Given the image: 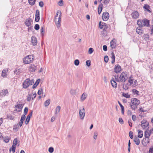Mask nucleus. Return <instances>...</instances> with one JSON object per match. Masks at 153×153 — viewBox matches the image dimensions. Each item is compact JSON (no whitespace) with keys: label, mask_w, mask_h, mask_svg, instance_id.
Wrapping results in <instances>:
<instances>
[{"label":"nucleus","mask_w":153,"mask_h":153,"mask_svg":"<svg viewBox=\"0 0 153 153\" xmlns=\"http://www.w3.org/2000/svg\"><path fill=\"white\" fill-rule=\"evenodd\" d=\"M31 42L33 45H35L37 44V41L36 37L33 36L31 37Z\"/></svg>","instance_id":"a211bd4d"},{"label":"nucleus","mask_w":153,"mask_h":153,"mask_svg":"<svg viewBox=\"0 0 153 153\" xmlns=\"http://www.w3.org/2000/svg\"><path fill=\"white\" fill-rule=\"evenodd\" d=\"M131 16L133 18L136 19L138 18L139 14L137 11H134L131 14Z\"/></svg>","instance_id":"2eb2a0df"},{"label":"nucleus","mask_w":153,"mask_h":153,"mask_svg":"<svg viewBox=\"0 0 153 153\" xmlns=\"http://www.w3.org/2000/svg\"><path fill=\"white\" fill-rule=\"evenodd\" d=\"M35 16V21L36 22H38L39 21L40 19L39 11L38 10H36Z\"/></svg>","instance_id":"ddd939ff"},{"label":"nucleus","mask_w":153,"mask_h":153,"mask_svg":"<svg viewBox=\"0 0 153 153\" xmlns=\"http://www.w3.org/2000/svg\"><path fill=\"white\" fill-rule=\"evenodd\" d=\"M40 27L39 25L36 24L35 25L34 27V29L36 30H38L39 29Z\"/></svg>","instance_id":"603ef678"},{"label":"nucleus","mask_w":153,"mask_h":153,"mask_svg":"<svg viewBox=\"0 0 153 153\" xmlns=\"http://www.w3.org/2000/svg\"><path fill=\"white\" fill-rule=\"evenodd\" d=\"M37 69V67L34 65H31L30 67L29 71L31 72H34Z\"/></svg>","instance_id":"412c9836"},{"label":"nucleus","mask_w":153,"mask_h":153,"mask_svg":"<svg viewBox=\"0 0 153 153\" xmlns=\"http://www.w3.org/2000/svg\"><path fill=\"white\" fill-rule=\"evenodd\" d=\"M34 82V80L32 79L30 80L28 78L25 79L23 83L22 86L23 88L26 89L30 85H32Z\"/></svg>","instance_id":"7ed1b4c3"},{"label":"nucleus","mask_w":153,"mask_h":153,"mask_svg":"<svg viewBox=\"0 0 153 153\" xmlns=\"http://www.w3.org/2000/svg\"><path fill=\"white\" fill-rule=\"evenodd\" d=\"M103 49L105 51H106L107 50V47L106 45H104L103 46Z\"/></svg>","instance_id":"0e129e2a"},{"label":"nucleus","mask_w":153,"mask_h":153,"mask_svg":"<svg viewBox=\"0 0 153 153\" xmlns=\"http://www.w3.org/2000/svg\"><path fill=\"white\" fill-rule=\"evenodd\" d=\"M109 17V14L107 12H105L103 13L102 18L103 21H105L108 20Z\"/></svg>","instance_id":"1a4fd4ad"},{"label":"nucleus","mask_w":153,"mask_h":153,"mask_svg":"<svg viewBox=\"0 0 153 153\" xmlns=\"http://www.w3.org/2000/svg\"><path fill=\"white\" fill-rule=\"evenodd\" d=\"M2 140H3L5 143H7L9 142L10 140V138L8 136H6L5 137H3Z\"/></svg>","instance_id":"5701e85b"},{"label":"nucleus","mask_w":153,"mask_h":153,"mask_svg":"<svg viewBox=\"0 0 153 153\" xmlns=\"http://www.w3.org/2000/svg\"><path fill=\"white\" fill-rule=\"evenodd\" d=\"M85 111L83 106L80 107L79 109V116L81 120H83L85 114Z\"/></svg>","instance_id":"423d86ee"},{"label":"nucleus","mask_w":153,"mask_h":153,"mask_svg":"<svg viewBox=\"0 0 153 153\" xmlns=\"http://www.w3.org/2000/svg\"><path fill=\"white\" fill-rule=\"evenodd\" d=\"M103 5L101 3L99 4L98 10V14H100L102 9Z\"/></svg>","instance_id":"b1692460"},{"label":"nucleus","mask_w":153,"mask_h":153,"mask_svg":"<svg viewBox=\"0 0 153 153\" xmlns=\"http://www.w3.org/2000/svg\"><path fill=\"white\" fill-rule=\"evenodd\" d=\"M151 133L149 131H148L147 130H146L145 132L144 136L146 138L149 137V136L151 135Z\"/></svg>","instance_id":"bb28decb"},{"label":"nucleus","mask_w":153,"mask_h":153,"mask_svg":"<svg viewBox=\"0 0 153 153\" xmlns=\"http://www.w3.org/2000/svg\"><path fill=\"white\" fill-rule=\"evenodd\" d=\"M8 94V92L7 89H3L0 92V96L1 97H2Z\"/></svg>","instance_id":"4468645a"},{"label":"nucleus","mask_w":153,"mask_h":153,"mask_svg":"<svg viewBox=\"0 0 153 153\" xmlns=\"http://www.w3.org/2000/svg\"><path fill=\"white\" fill-rule=\"evenodd\" d=\"M30 115H27V117L26 119L25 122V124L26 125H27L28 123L30 121Z\"/></svg>","instance_id":"c9c22d12"},{"label":"nucleus","mask_w":153,"mask_h":153,"mask_svg":"<svg viewBox=\"0 0 153 153\" xmlns=\"http://www.w3.org/2000/svg\"><path fill=\"white\" fill-rule=\"evenodd\" d=\"M128 82L130 85H132L133 83V79H131L130 77H129L128 79Z\"/></svg>","instance_id":"bf43d9fd"},{"label":"nucleus","mask_w":153,"mask_h":153,"mask_svg":"<svg viewBox=\"0 0 153 153\" xmlns=\"http://www.w3.org/2000/svg\"><path fill=\"white\" fill-rule=\"evenodd\" d=\"M123 96L126 97V98H129L130 97V95H128V94L123 93L122 94Z\"/></svg>","instance_id":"58836bf2"},{"label":"nucleus","mask_w":153,"mask_h":153,"mask_svg":"<svg viewBox=\"0 0 153 153\" xmlns=\"http://www.w3.org/2000/svg\"><path fill=\"white\" fill-rule=\"evenodd\" d=\"M32 20L30 18L27 19L25 22V25L27 27H29L31 25V22H32Z\"/></svg>","instance_id":"aec40b11"},{"label":"nucleus","mask_w":153,"mask_h":153,"mask_svg":"<svg viewBox=\"0 0 153 153\" xmlns=\"http://www.w3.org/2000/svg\"><path fill=\"white\" fill-rule=\"evenodd\" d=\"M59 5L60 6H62L63 5V0H60L58 3Z\"/></svg>","instance_id":"052dcab7"},{"label":"nucleus","mask_w":153,"mask_h":153,"mask_svg":"<svg viewBox=\"0 0 153 153\" xmlns=\"http://www.w3.org/2000/svg\"><path fill=\"white\" fill-rule=\"evenodd\" d=\"M42 89H41L40 90H38V94L39 95H40L42 93Z\"/></svg>","instance_id":"338daca9"},{"label":"nucleus","mask_w":153,"mask_h":153,"mask_svg":"<svg viewBox=\"0 0 153 153\" xmlns=\"http://www.w3.org/2000/svg\"><path fill=\"white\" fill-rule=\"evenodd\" d=\"M94 51V49L92 48H90L89 49L88 53L89 54H91Z\"/></svg>","instance_id":"3c124183"},{"label":"nucleus","mask_w":153,"mask_h":153,"mask_svg":"<svg viewBox=\"0 0 153 153\" xmlns=\"http://www.w3.org/2000/svg\"><path fill=\"white\" fill-rule=\"evenodd\" d=\"M40 32L42 34V35L43 36L44 35L45 32L43 28L42 27H41Z\"/></svg>","instance_id":"5fc2aeb1"},{"label":"nucleus","mask_w":153,"mask_h":153,"mask_svg":"<svg viewBox=\"0 0 153 153\" xmlns=\"http://www.w3.org/2000/svg\"><path fill=\"white\" fill-rule=\"evenodd\" d=\"M132 93L134 94H138L139 92L136 89H133L132 90Z\"/></svg>","instance_id":"37998d69"},{"label":"nucleus","mask_w":153,"mask_h":153,"mask_svg":"<svg viewBox=\"0 0 153 153\" xmlns=\"http://www.w3.org/2000/svg\"><path fill=\"white\" fill-rule=\"evenodd\" d=\"M119 121L120 123L121 124H123L124 123L123 120L122 118H119Z\"/></svg>","instance_id":"774afa93"},{"label":"nucleus","mask_w":153,"mask_h":153,"mask_svg":"<svg viewBox=\"0 0 153 153\" xmlns=\"http://www.w3.org/2000/svg\"><path fill=\"white\" fill-rule=\"evenodd\" d=\"M26 118L25 115L23 114L22 115L20 121L23 122L25 120Z\"/></svg>","instance_id":"e433bc0d"},{"label":"nucleus","mask_w":153,"mask_h":153,"mask_svg":"<svg viewBox=\"0 0 153 153\" xmlns=\"http://www.w3.org/2000/svg\"><path fill=\"white\" fill-rule=\"evenodd\" d=\"M99 27L101 29L103 30V33L105 32L108 29V26L105 23L101 22L100 21L99 23Z\"/></svg>","instance_id":"0eeeda50"},{"label":"nucleus","mask_w":153,"mask_h":153,"mask_svg":"<svg viewBox=\"0 0 153 153\" xmlns=\"http://www.w3.org/2000/svg\"><path fill=\"white\" fill-rule=\"evenodd\" d=\"M39 5L40 7H43L44 5V3L43 2V1H40L39 3Z\"/></svg>","instance_id":"69168bd1"},{"label":"nucleus","mask_w":153,"mask_h":153,"mask_svg":"<svg viewBox=\"0 0 153 153\" xmlns=\"http://www.w3.org/2000/svg\"><path fill=\"white\" fill-rule=\"evenodd\" d=\"M36 0H28V2L31 6L33 5L35 3Z\"/></svg>","instance_id":"72a5a7b5"},{"label":"nucleus","mask_w":153,"mask_h":153,"mask_svg":"<svg viewBox=\"0 0 153 153\" xmlns=\"http://www.w3.org/2000/svg\"><path fill=\"white\" fill-rule=\"evenodd\" d=\"M118 103L121 108L122 114H124V108L119 101H118Z\"/></svg>","instance_id":"7c9ffc66"},{"label":"nucleus","mask_w":153,"mask_h":153,"mask_svg":"<svg viewBox=\"0 0 153 153\" xmlns=\"http://www.w3.org/2000/svg\"><path fill=\"white\" fill-rule=\"evenodd\" d=\"M141 27L140 26H139L136 29L137 33L139 35L142 34L143 33V30L141 29Z\"/></svg>","instance_id":"f3484780"},{"label":"nucleus","mask_w":153,"mask_h":153,"mask_svg":"<svg viewBox=\"0 0 153 153\" xmlns=\"http://www.w3.org/2000/svg\"><path fill=\"white\" fill-rule=\"evenodd\" d=\"M149 126V122L146 120H143L141 122V126L143 129H145L146 127H147Z\"/></svg>","instance_id":"9d476101"},{"label":"nucleus","mask_w":153,"mask_h":153,"mask_svg":"<svg viewBox=\"0 0 153 153\" xmlns=\"http://www.w3.org/2000/svg\"><path fill=\"white\" fill-rule=\"evenodd\" d=\"M6 71V70H4L2 71L1 74L2 76H5Z\"/></svg>","instance_id":"6e6d98bb"},{"label":"nucleus","mask_w":153,"mask_h":153,"mask_svg":"<svg viewBox=\"0 0 153 153\" xmlns=\"http://www.w3.org/2000/svg\"><path fill=\"white\" fill-rule=\"evenodd\" d=\"M108 58L107 56H105L104 58V61L105 62L107 63L108 62Z\"/></svg>","instance_id":"09e8293b"},{"label":"nucleus","mask_w":153,"mask_h":153,"mask_svg":"<svg viewBox=\"0 0 153 153\" xmlns=\"http://www.w3.org/2000/svg\"><path fill=\"white\" fill-rule=\"evenodd\" d=\"M33 59V56L31 55H28L24 59L23 62L25 64H28L31 63Z\"/></svg>","instance_id":"39448f33"},{"label":"nucleus","mask_w":153,"mask_h":153,"mask_svg":"<svg viewBox=\"0 0 153 153\" xmlns=\"http://www.w3.org/2000/svg\"><path fill=\"white\" fill-rule=\"evenodd\" d=\"M111 58L112 59L111 63L112 64H113L115 60V57L114 55V54L113 52L112 51L111 53Z\"/></svg>","instance_id":"cd10ccee"},{"label":"nucleus","mask_w":153,"mask_h":153,"mask_svg":"<svg viewBox=\"0 0 153 153\" xmlns=\"http://www.w3.org/2000/svg\"><path fill=\"white\" fill-rule=\"evenodd\" d=\"M28 108L27 107H25V108L24 110V115H25H25L27 114V112H28Z\"/></svg>","instance_id":"79ce46f5"},{"label":"nucleus","mask_w":153,"mask_h":153,"mask_svg":"<svg viewBox=\"0 0 153 153\" xmlns=\"http://www.w3.org/2000/svg\"><path fill=\"white\" fill-rule=\"evenodd\" d=\"M149 21L146 19H143L138 20L137 22V24L139 26L141 27L146 26L149 27L150 26Z\"/></svg>","instance_id":"f257e3e1"},{"label":"nucleus","mask_w":153,"mask_h":153,"mask_svg":"<svg viewBox=\"0 0 153 153\" xmlns=\"http://www.w3.org/2000/svg\"><path fill=\"white\" fill-rule=\"evenodd\" d=\"M85 96H86L85 95V94H84V93H83V94H82V96L81 97V100H82L83 101L86 98V97H85Z\"/></svg>","instance_id":"8fccbe9b"},{"label":"nucleus","mask_w":153,"mask_h":153,"mask_svg":"<svg viewBox=\"0 0 153 153\" xmlns=\"http://www.w3.org/2000/svg\"><path fill=\"white\" fill-rule=\"evenodd\" d=\"M16 148V146L15 145H12L11 148L9 149V151L11 152L12 150L13 152L14 153L15 151Z\"/></svg>","instance_id":"473e14b6"},{"label":"nucleus","mask_w":153,"mask_h":153,"mask_svg":"<svg viewBox=\"0 0 153 153\" xmlns=\"http://www.w3.org/2000/svg\"><path fill=\"white\" fill-rule=\"evenodd\" d=\"M98 133L97 132H95L94 133V139H96L97 138Z\"/></svg>","instance_id":"680f3d73"},{"label":"nucleus","mask_w":153,"mask_h":153,"mask_svg":"<svg viewBox=\"0 0 153 153\" xmlns=\"http://www.w3.org/2000/svg\"><path fill=\"white\" fill-rule=\"evenodd\" d=\"M7 117L8 118L11 120H13L14 118V117L13 116L7 114Z\"/></svg>","instance_id":"a19ab883"},{"label":"nucleus","mask_w":153,"mask_h":153,"mask_svg":"<svg viewBox=\"0 0 153 153\" xmlns=\"http://www.w3.org/2000/svg\"><path fill=\"white\" fill-rule=\"evenodd\" d=\"M149 137L144 138L142 140L143 145L144 146H146L149 143Z\"/></svg>","instance_id":"f8f14e48"},{"label":"nucleus","mask_w":153,"mask_h":153,"mask_svg":"<svg viewBox=\"0 0 153 153\" xmlns=\"http://www.w3.org/2000/svg\"><path fill=\"white\" fill-rule=\"evenodd\" d=\"M70 93L72 95H74L76 94V92L75 90L72 89L71 90Z\"/></svg>","instance_id":"4d7b16f0"},{"label":"nucleus","mask_w":153,"mask_h":153,"mask_svg":"<svg viewBox=\"0 0 153 153\" xmlns=\"http://www.w3.org/2000/svg\"><path fill=\"white\" fill-rule=\"evenodd\" d=\"M143 8L148 12L149 13L151 12V11L149 10V9H150V7L148 4H145L143 7Z\"/></svg>","instance_id":"c756f323"},{"label":"nucleus","mask_w":153,"mask_h":153,"mask_svg":"<svg viewBox=\"0 0 153 153\" xmlns=\"http://www.w3.org/2000/svg\"><path fill=\"white\" fill-rule=\"evenodd\" d=\"M149 153H153V146L149 148Z\"/></svg>","instance_id":"e2e57ef3"},{"label":"nucleus","mask_w":153,"mask_h":153,"mask_svg":"<svg viewBox=\"0 0 153 153\" xmlns=\"http://www.w3.org/2000/svg\"><path fill=\"white\" fill-rule=\"evenodd\" d=\"M134 141L137 145H138L140 143V140L137 137H134Z\"/></svg>","instance_id":"a878e982"},{"label":"nucleus","mask_w":153,"mask_h":153,"mask_svg":"<svg viewBox=\"0 0 153 153\" xmlns=\"http://www.w3.org/2000/svg\"><path fill=\"white\" fill-rule=\"evenodd\" d=\"M138 131V137L140 138H141L143 137V131L140 130H137Z\"/></svg>","instance_id":"393cba45"},{"label":"nucleus","mask_w":153,"mask_h":153,"mask_svg":"<svg viewBox=\"0 0 153 153\" xmlns=\"http://www.w3.org/2000/svg\"><path fill=\"white\" fill-rule=\"evenodd\" d=\"M114 72L118 73L120 72L121 70V68L120 66L119 65H116L114 68Z\"/></svg>","instance_id":"dca6fc26"},{"label":"nucleus","mask_w":153,"mask_h":153,"mask_svg":"<svg viewBox=\"0 0 153 153\" xmlns=\"http://www.w3.org/2000/svg\"><path fill=\"white\" fill-rule=\"evenodd\" d=\"M111 83L112 86L115 88L117 87V84L114 78H112L111 80Z\"/></svg>","instance_id":"6ab92c4d"},{"label":"nucleus","mask_w":153,"mask_h":153,"mask_svg":"<svg viewBox=\"0 0 153 153\" xmlns=\"http://www.w3.org/2000/svg\"><path fill=\"white\" fill-rule=\"evenodd\" d=\"M61 13H60V15L58 18H55V22L56 25V27L58 28H59L60 26V23L61 21Z\"/></svg>","instance_id":"6e6552de"},{"label":"nucleus","mask_w":153,"mask_h":153,"mask_svg":"<svg viewBox=\"0 0 153 153\" xmlns=\"http://www.w3.org/2000/svg\"><path fill=\"white\" fill-rule=\"evenodd\" d=\"M54 151V149L53 147H50L48 149V151L50 153H52Z\"/></svg>","instance_id":"de8ad7c7"},{"label":"nucleus","mask_w":153,"mask_h":153,"mask_svg":"<svg viewBox=\"0 0 153 153\" xmlns=\"http://www.w3.org/2000/svg\"><path fill=\"white\" fill-rule=\"evenodd\" d=\"M23 104H18L17 105H16L15 106V108H17L19 109V110H17V109H16L15 110V111H16L17 112H19L22 111L23 106Z\"/></svg>","instance_id":"9b49d317"},{"label":"nucleus","mask_w":153,"mask_h":153,"mask_svg":"<svg viewBox=\"0 0 153 153\" xmlns=\"http://www.w3.org/2000/svg\"><path fill=\"white\" fill-rule=\"evenodd\" d=\"M129 136L130 138H131V139H132L133 138V133L131 131H129Z\"/></svg>","instance_id":"c03bdc74"},{"label":"nucleus","mask_w":153,"mask_h":153,"mask_svg":"<svg viewBox=\"0 0 153 153\" xmlns=\"http://www.w3.org/2000/svg\"><path fill=\"white\" fill-rule=\"evenodd\" d=\"M110 46L111 48V49H113L114 48H115L116 45V43L113 40H112L110 42Z\"/></svg>","instance_id":"4be33fe9"},{"label":"nucleus","mask_w":153,"mask_h":153,"mask_svg":"<svg viewBox=\"0 0 153 153\" xmlns=\"http://www.w3.org/2000/svg\"><path fill=\"white\" fill-rule=\"evenodd\" d=\"M91 62L90 60H88L86 61V65L88 67H89L91 65Z\"/></svg>","instance_id":"864d4df0"},{"label":"nucleus","mask_w":153,"mask_h":153,"mask_svg":"<svg viewBox=\"0 0 153 153\" xmlns=\"http://www.w3.org/2000/svg\"><path fill=\"white\" fill-rule=\"evenodd\" d=\"M61 109V107L60 106H58L56 108L55 114H56L58 113L59 112Z\"/></svg>","instance_id":"f704fd0d"},{"label":"nucleus","mask_w":153,"mask_h":153,"mask_svg":"<svg viewBox=\"0 0 153 153\" xmlns=\"http://www.w3.org/2000/svg\"><path fill=\"white\" fill-rule=\"evenodd\" d=\"M40 81V79H38L36 80L35 84L33 86V88L34 89L36 87V86L39 84Z\"/></svg>","instance_id":"c85d7f7f"},{"label":"nucleus","mask_w":153,"mask_h":153,"mask_svg":"<svg viewBox=\"0 0 153 153\" xmlns=\"http://www.w3.org/2000/svg\"><path fill=\"white\" fill-rule=\"evenodd\" d=\"M131 107L132 109L135 110L137 106L140 104V100L137 98H132L131 99Z\"/></svg>","instance_id":"f03ea898"},{"label":"nucleus","mask_w":153,"mask_h":153,"mask_svg":"<svg viewBox=\"0 0 153 153\" xmlns=\"http://www.w3.org/2000/svg\"><path fill=\"white\" fill-rule=\"evenodd\" d=\"M79 63V61L78 59H76L74 61V65L76 66H78Z\"/></svg>","instance_id":"ea45409f"},{"label":"nucleus","mask_w":153,"mask_h":153,"mask_svg":"<svg viewBox=\"0 0 153 153\" xmlns=\"http://www.w3.org/2000/svg\"><path fill=\"white\" fill-rule=\"evenodd\" d=\"M32 96V95L31 94L28 95L27 98V100L28 101H30Z\"/></svg>","instance_id":"a18cd8bd"},{"label":"nucleus","mask_w":153,"mask_h":153,"mask_svg":"<svg viewBox=\"0 0 153 153\" xmlns=\"http://www.w3.org/2000/svg\"><path fill=\"white\" fill-rule=\"evenodd\" d=\"M114 78H115V81H116L117 82H120V79H119V76L118 75H115L114 76Z\"/></svg>","instance_id":"4c0bfd02"},{"label":"nucleus","mask_w":153,"mask_h":153,"mask_svg":"<svg viewBox=\"0 0 153 153\" xmlns=\"http://www.w3.org/2000/svg\"><path fill=\"white\" fill-rule=\"evenodd\" d=\"M137 117L135 115H133L132 116V119L133 121H135L136 120Z\"/></svg>","instance_id":"13d9d810"},{"label":"nucleus","mask_w":153,"mask_h":153,"mask_svg":"<svg viewBox=\"0 0 153 153\" xmlns=\"http://www.w3.org/2000/svg\"><path fill=\"white\" fill-rule=\"evenodd\" d=\"M128 78L127 73L122 72L119 77L120 82H124L127 80Z\"/></svg>","instance_id":"20e7f679"},{"label":"nucleus","mask_w":153,"mask_h":153,"mask_svg":"<svg viewBox=\"0 0 153 153\" xmlns=\"http://www.w3.org/2000/svg\"><path fill=\"white\" fill-rule=\"evenodd\" d=\"M17 139L15 138L13 140V145H15V146H16L17 145Z\"/></svg>","instance_id":"49530a36"},{"label":"nucleus","mask_w":153,"mask_h":153,"mask_svg":"<svg viewBox=\"0 0 153 153\" xmlns=\"http://www.w3.org/2000/svg\"><path fill=\"white\" fill-rule=\"evenodd\" d=\"M51 100L50 99H48L46 100L44 103L45 106H48L50 103Z\"/></svg>","instance_id":"2f4dec72"}]
</instances>
